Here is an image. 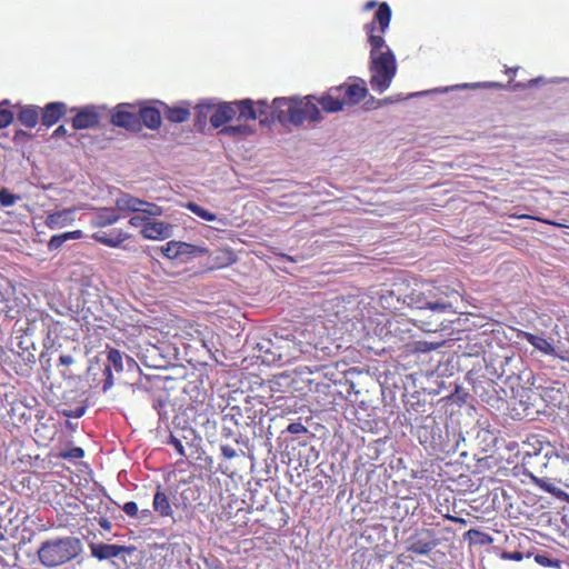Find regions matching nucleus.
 I'll return each mask as SVG.
<instances>
[{"mask_svg": "<svg viewBox=\"0 0 569 569\" xmlns=\"http://www.w3.org/2000/svg\"><path fill=\"white\" fill-rule=\"evenodd\" d=\"M391 8L387 2L378 4L373 19L365 24L370 44V86L378 93L385 92L397 73L396 56L385 41L391 21Z\"/></svg>", "mask_w": 569, "mask_h": 569, "instance_id": "nucleus-1", "label": "nucleus"}, {"mask_svg": "<svg viewBox=\"0 0 569 569\" xmlns=\"http://www.w3.org/2000/svg\"><path fill=\"white\" fill-rule=\"evenodd\" d=\"M321 119V111L315 96L273 99L272 120L282 124L301 126L305 122H318Z\"/></svg>", "mask_w": 569, "mask_h": 569, "instance_id": "nucleus-2", "label": "nucleus"}, {"mask_svg": "<svg viewBox=\"0 0 569 569\" xmlns=\"http://www.w3.org/2000/svg\"><path fill=\"white\" fill-rule=\"evenodd\" d=\"M81 552V540L73 536H66L43 541L37 551V557L43 567L57 568L74 560Z\"/></svg>", "mask_w": 569, "mask_h": 569, "instance_id": "nucleus-3", "label": "nucleus"}, {"mask_svg": "<svg viewBox=\"0 0 569 569\" xmlns=\"http://www.w3.org/2000/svg\"><path fill=\"white\" fill-rule=\"evenodd\" d=\"M425 295L427 298L426 310L437 319L423 322L422 328L427 331H435L436 328L432 326H438V316L455 312V305L460 296L449 286H436L432 282H425Z\"/></svg>", "mask_w": 569, "mask_h": 569, "instance_id": "nucleus-4", "label": "nucleus"}, {"mask_svg": "<svg viewBox=\"0 0 569 569\" xmlns=\"http://www.w3.org/2000/svg\"><path fill=\"white\" fill-rule=\"evenodd\" d=\"M407 281L402 280L380 290L379 303L381 308L391 312L399 311L406 306Z\"/></svg>", "mask_w": 569, "mask_h": 569, "instance_id": "nucleus-5", "label": "nucleus"}, {"mask_svg": "<svg viewBox=\"0 0 569 569\" xmlns=\"http://www.w3.org/2000/svg\"><path fill=\"white\" fill-rule=\"evenodd\" d=\"M438 545L439 540L437 539L435 531L427 528L417 529L406 540L407 551L420 556L429 555Z\"/></svg>", "mask_w": 569, "mask_h": 569, "instance_id": "nucleus-6", "label": "nucleus"}, {"mask_svg": "<svg viewBox=\"0 0 569 569\" xmlns=\"http://www.w3.org/2000/svg\"><path fill=\"white\" fill-rule=\"evenodd\" d=\"M111 123L132 132H139L142 129L138 111L130 103H119L111 112Z\"/></svg>", "mask_w": 569, "mask_h": 569, "instance_id": "nucleus-7", "label": "nucleus"}, {"mask_svg": "<svg viewBox=\"0 0 569 569\" xmlns=\"http://www.w3.org/2000/svg\"><path fill=\"white\" fill-rule=\"evenodd\" d=\"M117 211L142 212L149 216H160L162 209L156 203H151L131 194L124 193L116 200Z\"/></svg>", "mask_w": 569, "mask_h": 569, "instance_id": "nucleus-8", "label": "nucleus"}, {"mask_svg": "<svg viewBox=\"0 0 569 569\" xmlns=\"http://www.w3.org/2000/svg\"><path fill=\"white\" fill-rule=\"evenodd\" d=\"M71 112H76L74 117L72 118V127L74 130L96 128L100 123L101 117L96 106L72 108Z\"/></svg>", "mask_w": 569, "mask_h": 569, "instance_id": "nucleus-9", "label": "nucleus"}, {"mask_svg": "<svg viewBox=\"0 0 569 569\" xmlns=\"http://www.w3.org/2000/svg\"><path fill=\"white\" fill-rule=\"evenodd\" d=\"M337 88L340 89L339 93L342 98L345 106L358 104L368 94V89L363 80H359V82L351 83L346 82L340 86H337Z\"/></svg>", "mask_w": 569, "mask_h": 569, "instance_id": "nucleus-10", "label": "nucleus"}, {"mask_svg": "<svg viewBox=\"0 0 569 569\" xmlns=\"http://www.w3.org/2000/svg\"><path fill=\"white\" fill-rule=\"evenodd\" d=\"M91 292L90 289H82L78 297V307L81 308V318L89 322L90 317L97 319V312L100 310V297L97 293Z\"/></svg>", "mask_w": 569, "mask_h": 569, "instance_id": "nucleus-11", "label": "nucleus"}, {"mask_svg": "<svg viewBox=\"0 0 569 569\" xmlns=\"http://www.w3.org/2000/svg\"><path fill=\"white\" fill-rule=\"evenodd\" d=\"M237 107L232 102H221L213 104L212 113L210 114V123L213 128L218 129L230 122L236 118Z\"/></svg>", "mask_w": 569, "mask_h": 569, "instance_id": "nucleus-12", "label": "nucleus"}, {"mask_svg": "<svg viewBox=\"0 0 569 569\" xmlns=\"http://www.w3.org/2000/svg\"><path fill=\"white\" fill-rule=\"evenodd\" d=\"M140 233L146 239L163 240L172 234V224L158 221L149 217V220Z\"/></svg>", "mask_w": 569, "mask_h": 569, "instance_id": "nucleus-13", "label": "nucleus"}, {"mask_svg": "<svg viewBox=\"0 0 569 569\" xmlns=\"http://www.w3.org/2000/svg\"><path fill=\"white\" fill-rule=\"evenodd\" d=\"M107 360L108 363L103 369V391L109 390L113 386L112 368L118 372H121L123 370L122 353L118 349L111 348L108 351Z\"/></svg>", "mask_w": 569, "mask_h": 569, "instance_id": "nucleus-14", "label": "nucleus"}, {"mask_svg": "<svg viewBox=\"0 0 569 569\" xmlns=\"http://www.w3.org/2000/svg\"><path fill=\"white\" fill-rule=\"evenodd\" d=\"M91 556L98 560H109L117 558L124 552H129V548L120 545H110L104 542H91L89 545Z\"/></svg>", "mask_w": 569, "mask_h": 569, "instance_id": "nucleus-15", "label": "nucleus"}, {"mask_svg": "<svg viewBox=\"0 0 569 569\" xmlns=\"http://www.w3.org/2000/svg\"><path fill=\"white\" fill-rule=\"evenodd\" d=\"M277 348L279 360L284 362L293 361L305 352L302 342L289 337L281 338Z\"/></svg>", "mask_w": 569, "mask_h": 569, "instance_id": "nucleus-16", "label": "nucleus"}, {"mask_svg": "<svg viewBox=\"0 0 569 569\" xmlns=\"http://www.w3.org/2000/svg\"><path fill=\"white\" fill-rule=\"evenodd\" d=\"M540 397L551 407H560L566 399L565 385L560 381H552L550 385L541 387Z\"/></svg>", "mask_w": 569, "mask_h": 569, "instance_id": "nucleus-17", "label": "nucleus"}, {"mask_svg": "<svg viewBox=\"0 0 569 569\" xmlns=\"http://www.w3.org/2000/svg\"><path fill=\"white\" fill-rule=\"evenodd\" d=\"M129 234L121 229L114 228L110 231L97 230L91 234V238L97 242L107 247L117 248L129 239Z\"/></svg>", "mask_w": 569, "mask_h": 569, "instance_id": "nucleus-18", "label": "nucleus"}, {"mask_svg": "<svg viewBox=\"0 0 569 569\" xmlns=\"http://www.w3.org/2000/svg\"><path fill=\"white\" fill-rule=\"evenodd\" d=\"M67 110L68 108L64 102L54 101L47 103L40 109L41 123L46 127H52L67 113Z\"/></svg>", "mask_w": 569, "mask_h": 569, "instance_id": "nucleus-19", "label": "nucleus"}, {"mask_svg": "<svg viewBox=\"0 0 569 569\" xmlns=\"http://www.w3.org/2000/svg\"><path fill=\"white\" fill-rule=\"evenodd\" d=\"M164 118L171 123H183L190 119V102L182 101L178 106H168L164 102H160Z\"/></svg>", "mask_w": 569, "mask_h": 569, "instance_id": "nucleus-20", "label": "nucleus"}, {"mask_svg": "<svg viewBox=\"0 0 569 569\" xmlns=\"http://www.w3.org/2000/svg\"><path fill=\"white\" fill-rule=\"evenodd\" d=\"M426 303H427V298L425 295V282L415 283L413 286H411L407 281L406 306L410 309L425 311Z\"/></svg>", "mask_w": 569, "mask_h": 569, "instance_id": "nucleus-21", "label": "nucleus"}, {"mask_svg": "<svg viewBox=\"0 0 569 569\" xmlns=\"http://www.w3.org/2000/svg\"><path fill=\"white\" fill-rule=\"evenodd\" d=\"M339 88L332 87L326 93H323L320 98L316 99L317 106H321V108L326 112H338L341 111L345 107L342 98L339 93Z\"/></svg>", "mask_w": 569, "mask_h": 569, "instance_id": "nucleus-22", "label": "nucleus"}, {"mask_svg": "<svg viewBox=\"0 0 569 569\" xmlns=\"http://www.w3.org/2000/svg\"><path fill=\"white\" fill-rule=\"evenodd\" d=\"M120 218L117 208H99L90 220V226L93 229L103 230V228L114 224Z\"/></svg>", "mask_w": 569, "mask_h": 569, "instance_id": "nucleus-23", "label": "nucleus"}, {"mask_svg": "<svg viewBox=\"0 0 569 569\" xmlns=\"http://www.w3.org/2000/svg\"><path fill=\"white\" fill-rule=\"evenodd\" d=\"M517 337L520 338V339L526 340L535 349L539 350L543 355L552 356V357L557 356L556 348L553 347L551 341H549L548 339H546V338H543L541 336H537V335H533L531 332L520 330L517 333Z\"/></svg>", "mask_w": 569, "mask_h": 569, "instance_id": "nucleus-24", "label": "nucleus"}, {"mask_svg": "<svg viewBox=\"0 0 569 569\" xmlns=\"http://www.w3.org/2000/svg\"><path fill=\"white\" fill-rule=\"evenodd\" d=\"M26 303L17 298H6L0 302V313L11 320H19L26 310Z\"/></svg>", "mask_w": 569, "mask_h": 569, "instance_id": "nucleus-25", "label": "nucleus"}, {"mask_svg": "<svg viewBox=\"0 0 569 569\" xmlns=\"http://www.w3.org/2000/svg\"><path fill=\"white\" fill-rule=\"evenodd\" d=\"M138 116L140 117L141 126L150 130H158L161 127V110L156 107H141L138 110Z\"/></svg>", "mask_w": 569, "mask_h": 569, "instance_id": "nucleus-26", "label": "nucleus"}, {"mask_svg": "<svg viewBox=\"0 0 569 569\" xmlns=\"http://www.w3.org/2000/svg\"><path fill=\"white\" fill-rule=\"evenodd\" d=\"M153 510L162 518L173 516V509L169 496L163 491L162 487L158 485L152 500Z\"/></svg>", "mask_w": 569, "mask_h": 569, "instance_id": "nucleus-27", "label": "nucleus"}, {"mask_svg": "<svg viewBox=\"0 0 569 569\" xmlns=\"http://www.w3.org/2000/svg\"><path fill=\"white\" fill-rule=\"evenodd\" d=\"M76 208L63 209L49 213L46 219V226L50 229L63 228L74 220Z\"/></svg>", "mask_w": 569, "mask_h": 569, "instance_id": "nucleus-28", "label": "nucleus"}, {"mask_svg": "<svg viewBox=\"0 0 569 569\" xmlns=\"http://www.w3.org/2000/svg\"><path fill=\"white\" fill-rule=\"evenodd\" d=\"M232 103L237 107L236 119L238 121L256 120L258 118L254 102L251 99L237 100Z\"/></svg>", "mask_w": 569, "mask_h": 569, "instance_id": "nucleus-29", "label": "nucleus"}, {"mask_svg": "<svg viewBox=\"0 0 569 569\" xmlns=\"http://www.w3.org/2000/svg\"><path fill=\"white\" fill-rule=\"evenodd\" d=\"M40 119V108L34 104L24 106L18 112V121L27 128H34Z\"/></svg>", "mask_w": 569, "mask_h": 569, "instance_id": "nucleus-30", "label": "nucleus"}, {"mask_svg": "<svg viewBox=\"0 0 569 569\" xmlns=\"http://www.w3.org/2000/svg\"><path fill=\"white\" fill-rule=\"evenodd\" d=\"M177 260L186 262L198 254L207 253V248L199 247L196 244L187 243L183 241L177 242Z\"/></svg>", "mask_w": 569, "mask_h": 569, "instance_id": "nucleus-31", "label": "nucleus"}, {"mask_svg": "<svg viewBox=\"0 0 569 569\" xmlns=\"http://www.w3.org/2000/svg\"><path fill=\"white\" fill-rule=\"evenodd\" d=\"M272 109L273 104L270 107L264 100L257 101L256 110L258 112V117L260 118V123L266 124L276 121L272 120Z\"/></svg>", "mask_w": 569, "mask_h": 569, "instance_id": "nucleus-32", "label": "nucleus"}, {"mask_svg": "<svg viewBox=\"0 0 569 569\" xmlns=\"http://www.w3.org/2000/svg\"><path fill=\"white\" fill-rule=\"evenodd\" d=\"M187 208L192 212L194 213L196 216H198L199 218L206 220V221H214L217 220V216L204 209L203 207L199 206L198 203L196 202H189L187 204Z\"/></svg>", "mask_w": 569, "mask_h": 569, "instance_id": "nucleus-33", "label": "nucleus"}, {"mask_svg": "<svg viewBox=\"0 0 569 569\" xmlns=\"http://www.w3.org/2000/svg\"><path fill=\"white\" fill-rule=\"evenodd\" d=\"M221 133L227 136L237 137V136H249L253 131L248 124H237V126H227L221 129Z\"/></svg>", "mask_w": 569, "mask_h": 569, "instance_id": "nucleus-34", "label": "nucleus"}, {"mask_svg": "<svg viewBox=\"0 0 569 569\" xmlns=\"http://www.w3.org/2000/svg\"><path fill=\"white\" fill-rule=\"evenodd\" d=\"M201 411L193 417V422L197 426H207L210 422V417L213 415V408L209 405H201Z\"/></svg>", "mask_w": 569, "mask_h": 569, "instance_id": "nucleus-35", "label": "nucleus"}, {"mask_svg": "<svg viewBox=\"0 0 569 569\" xmlns=\"http://www.w3.org/2000/svg\"><path fill=\"white\" fill-rule=\"evenodd\" d=\"M9 104V100H3L0 102V129L8 127L13 121V112L4 108Z\"/></svg>", "mask_w": 569, "mask_h": 569, "instance_id": "nucleus-36", "label": "nucleus"}, {"mask_svg": "<svg viewBox=\"0 0 569 569\" xmlns=\"http://www.w3.org/2000/svg\"><path fill=\"white\" fill-rule=\"evenodd\" d=\"M535 561L540 565L541 567H546V568H556V569H560L561 566H562V561L559 560V559H553V558H550L548 557L547 555L545 553H537L535 556Z\"/></svg>", "mask_w": 569, "mask_h": 569, "instance_id": "nucleus-37", "label": "nucleus"}, {"mask_svg": "<svg viewBox=\"0 0 569 569\" xmlns=\"http://www.w3.org/2000/svg\"><path fill=\"white\" fill-rule=\"evenodd\" d=\"M57 457L66 460H77L84 457V450L80 447H72L70 449L60 451Z\"/></svg>", "mask_w": 569, "mask_h": 569, "instance_id": "nucleus-38", "label": "nucleus"}, {"mask_svg": "<svg viewBox=\"0 0 569 569\" xmlns=\"http://www.w3.org/2000/svg\"><path fill=\"white\" fill-rule=\"evenodd\" d=\"M197 110V120L196 123H201L206 120L208 116L212 113L213 103H199L196 106Z\"/></svg>", "mask_w": 569, "mask_h": 569, "instance_id": "nucleus-39", "label": "nucleus"}, {"mask_svg": "<svg viewBox=\"0 0 569 569\" xmlns=\"http://www.w3.org/2000/svg\"><path fill=\"white\" fill-rule=\"evenodd\" d=\"M20 197L17 194H12L7 189L0 190V203L3 207H10L16 203L17 200H19Z\"/></svg>", "mask_w": 569, "mask_h": 569, "instance_id": "nucleus-40", "label": "nucleus"}, {"mask_svg": "<svg viewBox=\"0 0 569 569\" xmlns=\"http://www.w3.org/2000/svg\"><path fill=\"white\" fill-rule=\"evenodd\" d=\"M177 242L178 241H169L166 244H163L160 250L161 253L171 260H177Z\"/></svg>", "mask_w": 569, "mask_h": 569, "instance_id": "nucleus-41", "label": "nucleus"}, {"mask_svg": "<svg viewBox=\"0 0 569 569\" xmlns=\"http://www.w3.org/2000/svg\"><path fill=\"white\" fill-rule=\"evenodd\" d=\"M539 487L541 489H543L546 492H549L559 499L568 498V495L565 491H562L561 489L557 488L553 483L543 482V483H539Z\"/></svg>", "mask_w": 569, "mask_h": 569, "instance_id": "nucleus-42", "label": "nucleus"}, {"mask_svg": "<svg viewBox=\"0 0 569 569\" xmlns=\"http://www.w3.org/2000/svg\"><path fill=\"white\" fill-rule=\"evenodd\" d=\"M166 443L172 446L180 457H186V450L180 439L170 435Z\"/></svg>", "mask_w": 569, "mask_h": 569, "instance_id": "nucleus-43", "label": "nucleus"}, {"mask_svg": "<svg viewBox=\"0 0 569 569\" xmlns=\"http://www.w3.org/2000/svg\"><path fill=\"white\" fill-rule=\"evenodd\" d=\"M218 259L222 260V264L228 266L236 262L237 257L231 249H223L220 250V256L218 257Z\"/></svg>", "mask_w": 569, "mask_h": 569, "instance_id": "nucleus-44", "label": "nucleus"}, {"mask_svg": "<svg viewBox=\"0 0 569 569\" xmlns=\"http://www.w3.org/2000/svg\"><path fill=\"white\" fill-rule=\"evenodd\" d=\"M327 369L326 366H313V367H309V366H300L298 369H297V372L300 375V376H303L305 373H319L321 371H325Z\"/></svg>", "mask_w": 569, "mask_h": 569, "instance_id": "nucleus-45", "label": "nucleus"}, {"mask_svg": "<svg viewBox=\"0 0 569 569\" xmlns=\"http://www.w3.org/2000/svg\"><path fill=\"white\" fill-rule=\"evenodd\" d=\"M287 431L292 435H302L307 433L308 429L301 422H291L288 425Z\"/></svg>", "mask_w": 569, "mask_h": 569, "instance_id": "nucleus-46", "label": "nucleus"}, {"mask_svg": "<svg viewBox=\"0 0 569 569\" xmlns=\"http://www.w3.org/2000/svg\"><path fill=\"white\" fill-rule=\"evenodd\" d=\"M149 214L147 216H133L129 219V223L132 226V227H136V228H140V229H143L144 226L147 224L148 220H149Z\"/></svg>", "mask_w": 569, "mask_h": 569, "instance_id": "nucleus-47", "label": "nucleus"}, {"mask_svg": "<svg viewBox=\"0 0 569 569\" xmlns=\"http://www.w3.org/2000/svg\"><path fill=\"white\" fill-rule=\"evenodd\" d=\"M122 510L132 518H136L139 513L138 505L134 501H128L122 506Z\"/></svg>", "mask_w": 569, "mask_h": 569, "instance_id": "nucleus-48", "label": "nucleus"}, {"mask_svg": "<svg viewBox=\"0 0 569 569\" xmlns=\"http://www.w3.org/2000/svg\"><path fill=\"white\" fill-rule=\"evenodd\" d=\"M66 242L63 234L52 236L49 240L48 248L49 250H57Z\"/></svg>", "mask_w": 569, "mask_h": 569, "instance_id": "nucleus-49", "label": "nucleus"}, {"mask_svg": "<svg viewBox=\"0 0 569 569\" xmlns=\"http://www.w3.org/2000/svg\"><path fill=\"white\" fill-rule=\"evenodd\" d=\"M501 557H502V559L512 560V561H521L523 559V555L520 551H511V552L505 551Z\"/></svg>", "mask_w": 569, "mask_h": 569, "instance_id": "nucleus-50", "label": "nucleus"}, {"mask_svg": "<svg viewBox=\"0 0 569 569\" xmlns=\"http://www.w3.org/2000/svg\"><path fill=\"white\" fill-rule=\"evenodd\" d=\"M220 450H221V455L226 458V459H232L237 456V452L236 450L229 446V445H222L220 447Z\"/></svg>", "mask_w": 569, "mask_h": 569, "instance_id": "nucleus-51", "label": "nucleus"}, {"mask_svg": "<svg viewBox=\"0 0 569 569\" xmlns=\"http://www.w3.org/2000/svg\"><path fill=\"white\" fill-rule=\"evenodd\" d=\"M62 234H63V238L66 241L81 239L83 237V233L81 230L68 231V232H63Z\"/></svg>", "mask_w": 569, "mask_h": 569, "instance_id": "nucleus-52", "label": "nucleus"}, {"mask_svg": "<svg viewBox=\"0 0 569 569\" xmlns=\"http://www.w3.org/2000/svg\"><path fill=\"white\" fill-rule=\"evenodd\" d=\"M542 81H543L542 78H536V79L529 80L528 83H516L515 88H521V89L532 88V87L537 86L538 83H540Z\"/></svg>", "mask_w": 569, "mask_h": 569, "instance_id": "nucleus-53", "label": "nucleus"}, {"mask_svg": "<svg viewBox=\"0 0 569 569\" xmlns=\"http://www.w3.org/2000/svg\"><path fill=\"white\" fill-rule=\"evenodd\" d=\"M73 362H74V360H73L72 356H70V355H61L59 357V366L68 367V366L72 365Z\"/></svg>", "mask_w": 569, "mask_h": 569, "instance_id": "nucleus-54", "label": "nucleus"}, {"mask_svg": "<svg viewBox=\"0 0 569 569\" xmlns=\"http://www.w3.org/2000/svg\"><path fill=\"white\" fill-rule=\"evenodd\" d=\"M446 518L452 522H456V523H460V525H467V520L465 518H461V517H457V516H451V515H447Z\"/></svg>", "mask_w": 569, "mask_h": 569, "instance_id": "nucleus-55", "label": "nucleus"}, {"mask_svg": "<svg viewBox=\"0 0 569 569\" xmlns=\"http://www.w3.org/2000/svg\"><path fill=\"white\" fill-rule=\"evenodd\" d=\"M67 133V129L64 126H59L52 133L53 138H60Z\"/></svg>", "mask_w": 569, "mask_h": 569, "instance_id": "nucleus-56", "label": "nucleus"}, {"mask_svg": "<svg viewBox=\"0 0 569 569\" xmlns=\"http://www.w3.org/2000/svg\"><path fill=\"white\" fill-rule=\"evenodd\" d=\"M376 6H377V2L371 0V1L366 2L363 9L366 11H368V10H371L372 8H375Z\"/></svg>", "mask_w": 569, "mask_h": 569, "instance_id": "nucleus-57", "label": "nucleus"}, {"mask_svg": "<svg viewBox=\"0 0 569 569\" xmlns=\"http://www.w3.org/2000/svg\"><path fill=\"white\" fill-rule=\"evenodd\" d=\"M511 217L517 218V219H536L535 217H532L530 214H512Z\"/></svg>", "mask_w": 569, "mask_h": 569, "instance_id": "nucleus-58", "label": "nucleus"}, {"mask_svg": "<svg viewBox=\"0 0 569 569\" xmlns=\"http://www.w3.org/2000/svg\"><path fill=\"white\" fill-rule=\"evenodd\" d=\"M486 88H501L502 86L498 82H487L485 83Z\"/></svg>", "mask_w": 569, "mask_h": 569, "instance_id": "nucleus-59", "label": "nucleus"}, {"mask_svg": "<svg viewBox=\"0 0 569 569\" xmlns=\"http://www.w3.org/2000/svg\"><path fill=\"white\" fill-rule=\"evenodd\" d=\"M227 420H232V421H234L236 425H238V421L234 420V415H232V413H227L223 416V421H227Z\"/></svg>", "mask_w": 569, "mask_h": 569, "instance_id": "nucleus-60", "label": "nucleus"}, {"mask_svg": "<svg viewBox=\"0 0 569 569\" xmlns=\"http://www.w3.org/2000/svg\"><path fill=\"white\" fill-rule=\"evenodd\" d=\"M28 136L27 132H24L23 130H18L14 134V139L19 138V137H26Z\"/></svg>", "mask_w": 569, "mask_h": 569, "instance_id": "nucleus-61", "label": "nucleus"}, {"mask_svg": "<svg viewBox=\"0 0 569 569\" xmlns=\"http://www.w3.org/2000/svg\"><path fill=\"white\" fill-rule=\"evenodd\" d=\"M141 517H143V518L151 517V511L148 510V509L142 510L141 511Z\"/></svg>", "mask_w": 569, "mask_h": 569, "instance_id": "nucleus-62", "label": "nucleus"}, {"mask_svg": "<svg viewBox=\"0 0 569 569\" xmlns=\"http://www.w3.org/2000/svg\"><path fill=\"white\" fill-rule=\"evenodd\" d=\"M467 536H471V535H480V531L479 530H476V529H470L466 532Z\"/></svg>", "mask_w": 569, "mask_h": 569, "instance_id": "nucleus-63", "label": "nucleus"}, {"mask_svg": "<svg viewBox=\"0 0 569 569\" xmlns=\"http://www.w3.org/2000/svg\"><path fill=\"white\" fill-rule=\"evenodd\" d=\"M562 459L563 462H569V455L563 453L562 456L558 455Z\"/></svg>", "mask_w": 569, "mask_h": 569, "instance_id": "nucleus-64", "label": "nucleus"}]
</instances>
